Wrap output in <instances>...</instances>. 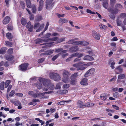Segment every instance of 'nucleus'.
<instances>
[{"instance_id":"nucleus-1","label":"nucleus","mask_w":126,"mask_h":126,"mask_svg":"<svg viewBox=\"0 0 126 126\" xmlns=\"http://www.w3.org/2000/svg\"><path fill=\"white\" fill-rule=\"evenodd\" d=\"M116 2V0H110V7L109 8L107 9L108 11L111 14L110 15V17L113 19H115V15L118 13L119 11V9H120L122 7V6L118 3H117L115 5L114 7H113Z\"/></svg>"},{"instance_id":"nucleus-2","label":"nucleus","mask_w":126,"mask_h":126,"mask_svg":"<svg viewBox=\"0 0 126 126\" xmlns=\"http://www.w3.org/2000/svg\"><path fill=\"white\" fill-rule=\"evenodd\" d=\"M39 81L40 82L42 81L43 85L45 86H48L50 89L52 90L54 89V86L50 83V80L48 79H39Z\"/></svg>"},{"instance_id":"nucleus-3","label":"nucleus","mask_w":126,"mask_h":126,"mask_svg":"<svg viewBox=\"0 0 126 126\" xmlns=\"http://www.w3.org/2000/svg\"><path fill=\"white\" fill-rule=\"evenodd\" d=\"M28 64V63H25L20 65L19 67V70L22 71H25L27 69Z\"/></svg>"},{"instance_id":"nucleus-4","label":"nucleus","mask_w":126,"mask_h":126,"mask_svg":"<svg viewBox=\"0 0 126 126\" xmlns=\"http://www.w3.org/2000/svg\"><path fill=\"white\" fill-rule=\"evenodd\" d=\"M49 76L51 79H60L61 78L59 74L54 72H51L50 73Z\"/></svg>"},{"instance_id":"nucleus-5","label":"nucleus","mask_w":126,"mask_h":126,"mask_svg":"<svg viewBox=\"0 0 126 126\" xmlns=\"http://www.w3.org/2000/svg\"><path fill=\"white\" fill-rule=\"evenodd\" d=\"M79 49L78 46L77 45H74L72 46L71 47L69 48L68 50L71 53H74L78 51Z\"/></svg>"},{"instance_id":"nucleus-6","label":"nucleus","mask_w":126,"mask_h":126,"mask_svg":"<svg viewBox=\"0 0 126 126\" xmlns=\"http://www.w3.org/2000/svg\"><path fill=\"white\" fill-rule=\"evenodd\" d=\"M95 71V70L93 68H92L90 69L85 73L84 75V76L85 77H87L92 75L94 73Z\"/></svg>"},{"instance_id":"nucleus-7","label":"nucleus","mask_w":126,"mask_h":126,"mask_svg":"<svg viewBox=\"0 0 126 126\" xmlns=\"http://www.w3.org/2000/svg\"><path fill=\"white\" fill-rule=\"evenodd\" d=\"M123 71L121 65H119L116 67L114 69V71L116 74H119L121 73Z\"/></svg>"},{"instance_id":"nucleus-8","label":"nucleus","mask_w":126,"mask_h":126,"mask_svg":"<svg viewBox=\"0 0 126 126\" xmlns=\"http://www.w3.org/2000/svg\"><path fill=\"white\" fill-rule=\"evenodd\" d=\"M87 65L86 64H84V63L82 62H79V66L78 68L77 69V70H83L85 69V67L83 66L84 65L86 66Z\"/></svg>"},{"instance_id":"nucleus-9","label":"nucleus","mask_w":126,"mask_h":126,"mask_svg":"<svg viewBox=\"0 0 126 126\" xmlns=\"http://www.w3.org/2000/svg\"><path fill=\"white\" fill-rule=\"evenodd\" d=\"M35 43L37 44L43 42L46 43V40L44 39L42 37L36 39L35 40Z\"/></svg>"},{"instance_id":"nucleus-10","label":"nucleus","mask_w":126,"mask_h":126,"mask_svg":"<svg viewBox=\"0 0 126 126\" xmlns=\"http://www.w3.org/2000/svg\"><path fill=\"white\" fill-rule=\"evenodd\" d=\"M49 93L48 92H45V93H41L39 92L38 91L36 93H35V95H34V98H39L41 97V96H44L45 95V94Z\"/></svg>"},{"instance_id":"nucleus-11","label":"nucleus","mask_w":126,"mask_h":126,"mask_svg":"<svg viewBox=\"0 0 126 126\" xmlns=\"http://www.w3.org/2000/svg\"><path fill=\"white\" fill-rule=\"evenodd\" d=\"M78 107L79 108H84L85 107V104L82 101L79 100L77 102Z\"/></svg>"},{"instance_id":"nucleus-12","label":"nucleus","mask_w":126,"mask_h":126,"mask_svg":"<svg viewBox=\"0 0 126 126\" xmlns=\"http://www.w3.org/2000/svg\"><path fill=\"white\" fill-rule=\"evenodd\" d=\"M83 59L84 60L91 61L94 60V58L91 56L86 55L84 56L83 58Z\"/></svg>"},{"instance_id":"nucleus-13","label":"nucleus","mask_w":126,"mask_h":126,"mask_svg":"<svg viewBox=\"0 0 126 126\" xmlns=\"http://www.w3.org/2000/svg\"><path fill=\"white\" fill-rule=\"evenodd\" d=\"M63 76L64 79H68L69 76L70 75V73L68 71L64 70L63 74Z\"/></svg>"},{"instance_id":"nucleus-14","label":"nucleus","mask_w":126,"mask_h":126,"mask_svg":"<svg viewBox=\"0 0 126 126\" xmlns=\"http://www.w3.org/2000/svg\"><path fill=\"white\" fill-rule=\"evenodd\" d=\"M92 35L94 38L98 40H99L100 39V35L95 32H93Z\"/></svg>"},{"instance_id":"nucleus-15","label":"nucleus","mask_w":126,"mask_h":126,"mask_svg":"<svg viewBox=\"0 0 126 126\" xmlns=\"http://www.w3.org/2000/svg\"><path fill=\"white\" fill-rule=\"evenodd\" d=\"M10 18L9 16L5 17L2 21L3 24L4 25L7 24L10 21Z\"/></svg>"},{"instance_id":"nucleus-16","label":"nucleus","mask_w":126,"mask_h":126,"mask_svg":"<svg viewBox=\"0 0 126 126\" xmlns=\"http://www.w3.org/2000/svg\"><path fill=\"white\" fill-rule=\"evenodd\" d=\"M5 57L7 60L11 61L14 59V56L12 55H5Z\"/></svg>"},{"instance_id":"nucleus-17","label":"nucleus","mask_w":126,"mask_h":126,"mask_svg":"<svg viewBox=\"0 0 126 126\" xmlns=\"http://www.w3.org/2000/svg\"><path fill=\"white\" fill-rule=\"evenodd\" d=\"M6 37L10 41H12V39L13 38V35L10 32L7 33L6 34Z\"/></svg>"},{"instance_id":"nucleus-18","label":"nucleus","mask_w":126,"mask_h":126,"mask_svg":"<svg viewBox=\"0 0 126 126\" xmlns=\"http://www.w3.org/2000/svg\"><path fill=\"white\" fill-rule=\"evenodd\" d=\"M43 6V1L42 0H40L39 3V6L38 10L41 11L42 10Z\"/></svg>"},{"instance_id":"nucleus-19","label":"nucleus","mask_w":126,"mask_h":126,"mask_svg":"<svg viewBox=\"0 0 126 126\" xmlns=\"http://www.w3.org/2000/svg\"><path fill=\"white\" fill-rule=\"evenodd\" d=\"M58 39V38L57 37H55L53 38H49L48 39H46V43L48 42L49 41H57V40Z\"/></svg>"},{"instance_id":"nucleus-20","label":"nucleus","mask_w":126,"mask_h":126,"mask_svg":"<svg viewBox=\"0 0 126 126\" xmlns=\"http://www.w3.org/2000/svg\"><path fill=\"white\" fill-rule=\"evenodd\" d=\"M54 43V42H52L49 43L43 44H40V45H45L44 46V47L48 48L52 46V44Z\"/></svg>"},{"instance_id":"nucleus-21","label":"nucleus","mask_w":126,"mask_h":126,"mask_svg":"<svg viewBox=\"0 0 126 126\" xmlns=\"http://www.w3.org/2000/svg\"><path fill=\"white\" fill-rule=\"evenodd\" d=\"M86 53L90 55L91 56H95V55L94 53L93 52L92 50L91 49H90L89 50H86Z\"/></svg>"},{"instance_id":"nucleus-22","label":"nucleus","mask_w":126,"mask_h":126,"mask_svg":"<svg viewBox=\"0 0 126 126\" xmlns=\"http://www.w3.org/2000/svg\"><path fill=\"white\" fill-rule=\"evenodd\" d=\"M68 21L67 20L63 18H60L59 20V22L60 23H61L63 24L66 22L67 23L68 22Z\"/></svg>"},{"instance_id":"nucleus-23","label":"nucleus","mask_w":126,"mask_h":126,"mask_svg":"<svg viewBox=\"0 0 126 126\" xmlns=\"http://www.w3.org/2000/svg\"><path fill=\"white\" fill-rule=\"evenodd\" d=\"M103 5L104 8L107 9L108 6V1L107 0H104L103 2Z\"/></svg>"},{"instance_id":"nucleus-24","label":"nucleus","mask_w":126,"mask_h":126,"mask_svg":"<svg viewBox=\"0 0 126 126\" xmlns=\"http://www.w3.org/2000/svg\"><path fill=\"white\" fill-rule=\"evenodd\" d=\"M81 84L83 85H87L88 84L87 79H82L80 82Z\"/></svg>"},{"instance_id":"nucleus-25","label":"nucleus","mask_w":126,"mask_h":126,"mask_svg":"<svg viewBox=\"0 0 126 126\" xmlns=\"http://www.w3.org/2000/svg\"><path fill=\"white\" fill-rule=\"evenodd\" d=\"M51 34L50 33H48L46 34L43 37H42L44 39H47L50 36Z\"/></svg>"},{"instance_id":"nucleus-26","label":"nucleus","mask_w":126,"mask_h":126,"mask_svg":"<svg viewBox=\"0 0 126 126\" xmlns=\"http://www.w3.org/2000/svg\"><path fill=\"white\" fill-rule=\"evenodd\" d=\"M21 23L22 25L25 26L27 24V20L25 18L22 17L21 19Z\"/></svg>"},{"instance_id":"nucleus-27","label":"nucleus","mask_w":126,"mask_h":126,"mask_svg":"<svg viewBox=\"0 0 126 126\" xmlns=\"http://www.w3.org/2000/svg\"><path fill=\"white\" fill-rule=\"evenodd\" d=\"M6 48L5 47H2L0 49V54H3L6 52L7 50Z\"/></svg>"},{"instance_id":"nucleus-28","label":"nucleus","mask_w":126,"mask_h":126,"mask_svg":"<svg viewBox=\"0 0 126 126\" xmlns=\"http://www.w3.org/2000/svg\"><path fill=\"white\" fill-rule=\"evenodd\" d=\"M5 45L7 47H11L13 46V43L11 42L6 41L5 43Z\"/></svg>"},{"instance_id":"nucleus-29","label":"nucleus","mask_w":126,"mask_h":126,"mask_svg":"<svg viewBox=\"0 0 126 126\" xmlns=\"http://www.w3.org/2000/svg\"><path fill=\"white\" fill-rule=\"evenodd\" d=\"M26 5L28 8H31L32 7L31 4L30 0H26Z\"/></svg>"},{"instance_id":"nucleus-30","label":"nucleus","mask_w":126,"mask_h":126,"mask_svg":"<svg viewBox=\"0 0 126 126\" xmlns=\"http://www.w3.org/2000/svg\"><path fill=\"white\" fill-rule=\"evenodd\" d=\"M99 27L100 28L103 30H106L107 28V27L106 26L102 24L100 25Z\"/></svg>"},{"instance_id":"nucleus-31","label":"nucleus","mask_w":126,"mask_h":126,"mask_svg":"<svg viewBox=\"0 0 126 126\" xmlns=\"http://www.w3.org/2000/svg\"><path fill=\"white\" fill-rule=\"evenodd\" d=\"M7 28L8 31H11L13 29V27L11 24H9L7 25Z\"/></svg>"},{"instance_id":"nucleus-32","label":"nucleus","mask_w":126,"mask_h":126,"mask_svg":"<svg viewBox=\"0 0 126 126\" xmlns=\"http://www.w3.org/2000/svg\"><path fill=\"white\" fill-rule=\"evenodd\" d=\"M53 0H46V8H47L48 5L51 4Z\"/></svg>"},{"instance_id":"nucleus-33","label":"nucleus","mask_w":126,"mask_h":126,"mask_svg":"<svg viewBox=\"0 0 126 126\" xmlns=\"http://www.w3.org/2000/svg\"><path fill=\"white\" fill-rule=\"evenodd\" d=\"M44 26V24H42V25H40L39 29L37 30L36 32H38L41 31L42 29H43Z\"/></svg>"},{"instance_id":"nucleus-34","label":"nucleus","mask_w":126,"mask_h":126,"mask_svg":"<svg viewBox=\"0 0 126 126\" xmlns=\"http://www.w3.org/2000/svg\"><path fill=\"white\" fill-rule=\"evenodd\" d=\"M20 4L22 8L23 9H24L25 8V4L24 2L23 1H20Z\"/></svg>"},{"instance_id":"nucleus-35","label":"nucleus","mask_w":126,"mask_h":126,"mask_svg":"<svg viewBox=\"0 0 126 126\" xmlns=\"http://www.w3.org/2000/svg\"><path fill=\"white\" fill-rule=\"evenodd\" d=\"M94 105V104L93 103H89L87 102L85 104V107H92Z\"/></svg>"},{"instance_id":"nucleus-36","label":"nucleus","mask_w":126,"mask_h":126,"mask_svg":"<svg viewBox=\"0 0 126 126\" xmlns=\"http://www.w3.org/2000/svg\"><path fill=\"white\" fill-rule=\"evenodd\" d=\"M107 94H105V95L102 94L100 96V97L101 99L103 100H105L107 98Z\"/></svg>"},{"instance_id":"nucleus-37","label":"nucleus","mask_w":126,"mask_h":126,"mask_svg":"<svg viewBox=\"0 0 126 126\" xmlns=\"http://www.w3.org/2000/svg\"><path fill=\"white\" fill-rule=\"evenodd\" d=\"M78 76L77 73H75L73 74L71 76L70 79H75Z\"/></svg>"},{"instance_id":"nucleus-38","label":"nucleus","mask_w":126,"mask_h":126,"mask_svg":"<svg viewBox=\"0 0 126 126\" xmlns=\"http://www.w3.org/2000/svg\"><path fill=\"white\" fill-rule=\"evenodd\" d=\"M122 20L119 18H117V25L118 26H120L122 24Z\"/></svg>"},{"instance_id":"nucleus-39","label":"nucleus","mask_w":126,"mask_h":126,"mask_svg":"<svg viewBox=\"0 0 126 126\" xmlns=\"http://www.w3.org/2000/svg\"><path fill=\"white\" fill-rule=\"evenodd\" d=\"M62 84V83H57L56 86L55 87V89H59L61 88V85Z\"/></svg>"},{"instance_id":"nucleus-40","label":"nucleus","mask_w":126,"mask_h":126,"mask_svg":"<svg viewBox=\"0 0 126 126\" xmlns=\"http://www.w3.org/2000/svg\"><path fill=\"white\" fill-rule=\"evenodd\" d=\"M13 49L12 48H10L7 51V53L9 55H10L13 53Z\"/></svg>"},{"instance_id":"nucleus-41","label":"nucleus","mask_w":126,"mask_h":126,"mask_svg":"<svg viewBox=\"0 0 126 126\" xmlns=\"http://www.w3.org/2000/svg\"><path fill=\"white\" fill-rule=\"evenodd\" d=\"M4 82H2L0 84V89L2 90H3L4 89Z\"/></svg>"},{"instance_id":"nucleus-42","label":"nucleus","mask_w":126,"mask_h":126,"mask_svg":"<svg viewBox=\"0 0 126 126\" xmlns=\"http://www.w3.org/2000/svg\"><path fill=\"white\" fill-rule=\"evenodd\" d=\"M77 38H75L72 39L70 40L68 42V43L69 44H72L74 45V41L76 40H77Z\"/></svg>"},{"instance_id":"nucleus-43","label":"nucleus","mask_w":126,"mask_h":126,"mask_svg":"<svg viewBox=\"0 0 126 126\" xmlns=\"http://www.w3.org/2000/svg\"><path fill=\"white\" fill-rule=\"evenodd\" d=\"M65 41V38H60L57 40V43H60Z\"/></svg>"},{"instance_id":"nucleus-44","label":"nucleus","mask_w":126,"mask_h":126,"mask_svg":"<svg viewBox=\"0 0 126 126\" xmlns=\"http://www.w3.org/2000/svg\"><path fill=\"white\" fill-rule=\"evenodd\" d=\"M125 76L124 74H121L119 75L118 79H124L125 77Z\"/></svg>"},{"instance_id":"nucleus-45","label":"nucleus","mask_w":126,"mask_h":126,"mask_svg":"<svg viewBox=\"0 0 126 126\" xmlns=\"http://www.w3.org/2000/svg\"><path fill=\"white\" fill-rule=\"evenodd\" d=\"M10 82L11 81L10 80H7L5 82V88H6L9 85Z\"/></svg>"},{"instance_id":"nucleus-46","label":"nucleus","mask_w":126,"mask_h":126,"mask_svg":"<svg viewBox=\"0 0 126 126\" xmlns=\"http://www.w3.org/2000/svg\"><path fill=\"white\" fill-rule=\"evenodd\" d=\"M40 25V23L39 22L35 23L34 26V29H36Z\"/></svg>"},{"instance_id":"nucleus-47","label":"nucleus","mask_w":126,"mask_h":126,"mask_svg":"<svg viewBox=\"0 0 126 126\" xmlns=\"http://www.w3.org/2000/svg\"><path fill=\"white\" fill-rule=\"evenodd\" d=\"M35 93L34 92L32 91H29L28 92V94L30 95H32L33 97H34V95H35Z\"/></svg>"},{"instance_id":"nucleus-48","label":"nucleus","mask_w":126,"mask_h":126,"mask_svg":"<svg viewBox=\"0 0 126 126\" xmlns=\"http://www.w3.org/2000/svg\"><path fill=\"white\" fill-rule=\"evenodd\" d=\"M89 44V43L85 41H82L81 45L83 46H87Z\"/></svg>"},{"instance_id":"nucleus-49","label":"nucleus","mask_w":126,"mask_h":126,"mask_svg":"<svg viewBox=\"0 0 126 126\" xmlns=\"http://www.w3.org/2000/svg\"><path fill=\"white\" fill-rule=\"evenodd\" d=\"M32 11L33 13L35 14L36 13V8L35 6L33 7L32 8Z\"/></svg>"},{"instance_id":"nucleus-50","label":"nucleus","mask_w":126,"mask_h":126,"mask_svg":"<svg viewBox=\"0 0 126 126\" xmlns=\"http://www.w3.org/2000/svg\"><path fill=\"white\" fill-rule=\"evenodd\" d=\"M59 54H57L54 56L52 58V60L53 61H54L59 56Z\"/></svg>"},{"instance_id":"nucleus-51","label":"nucleus","mask_w":126,"mask_h":126,"mask_svg":"<svg viewBox=\"0 0 126 126\" xmlns=\"http://www.w3.org/2000/svg\"><path fill=\"white\" fill-rule=\"evenodd\" d=\"M45 59L44 58H42L39 59L38 61V62L39 63H42L44 61Z\"/></svg>"},{"instance_id":"nucleus-52","label":"nucleus","mask_w":126,"mask_h":126,"mask_svg":"<svg viewBox=\"0 0 126 126\" xmlns=\"http://www.w3.org/2000/svg\"><path fill=\"white\" fill-rule=\"evenodd\" d=\"M77 56L78 58H80L83 56V53H80L79 54V53L77 52Z\"/></svg>"},{"instance_id":"nucleus-53","label":"nucleus","mask_w":126,"mask_h":126,"mask_svg":"<svg viewBox=\"0 0 126 126\" xmlns=\"http://www.w3.org/2000/svg\"><path fill=\"white\" fill-rule=\"evenodd\" d=\"M115 64V62L114 61L112 62L111 64L110 67H111V68L112 69H113L114 68Z\"/></svg>"},{"instance_id":"nucleus-54","label":"nucleus","mask_w":126,"mask_h":126,"mask_svg":"<svg viewBox=\"0 0 126 126\" xmlns=\"http://www.w3.org/2000/svg\"><path fill=\"white\" fill-rule=\"evenodd\" d=\"M15 93V92L14 90H12L10 92L9 94L10 96L12 97L13 95Z\"/></svg>"},{"instance_id":"nucleus-55","label":"nucleus","mask_w":126,"mask_h":126,"mask_svg":"<svg viewBox=\"0 0 126 126\" xmlns=\"http://www.w3.org/2000/svg\"><path fill=\"white\" fill-rule=\"evenodd\" d=\"M48 54V55H50L52 53L54 52V51L53 50H49L47 51Z\"/></svg>"},{"instance_id":"nucleus-56","label":"nucleus","mask_w":126,"mask_h":126,"mask_svg":"<svg viewBox=\"0 0 126 126\" xmlns=\"http://www.w3.org/2000/svg\"><path fill=\"white\" fill-rule=\"evenodd\" d=\"M81 41H77L74 42V45H81Z\"/></svg>"},{"instance_id":"nucleus-57","label":"nucleus","mask_w":126,"mask_h":126,"mask_svg":"<svg viewBox=\"0 0 126 126\" xmlns=\"http://www.w3.org/2000/svg\"><path fill=\"white\" fill-rule=\"evenodd\" d=\"M33 25H31L29 28H28V31L30 32H32L33 30Z\"/></svg>"},{"instance_id":"nucleus-58","label":"nucleus","mask_w":126,"mask_h":126,"mask_svg":"<svg viewBox=\"0 0 126 126\" xmlns=\"http://www.w3.org/2000/svg\"><path fill=\"white\" fill-rule=\"evenodd\" d=\"M49 25V24L48 22H47L45 27L44 30V31H46L47 30Z\"/></svg>"},{"instance_id":"nucleus-59","label":"nucleus","mask_w":126,"mask_h":126,"mask_svg":"<svg viewBox=\"0 0 126 126\" xmlns=\"http://www.w3.org/2000/svg\"><path fill=\"white\" fill-rule=\"evenodd\" d=\"M16 95L17 96L21 97L23 96V94L22 93H16Z\"/></svg>"},{"instance_id":"nucleus-60","label":"nucleus","mask_w":126,"mask_h":126,"mask_svg":"<svg viewBox=\"0 0 126 126\" xmlns=\"http://www.w3.org/2000/svg\"><path fill=\"white\" fill-rule=\"evenodd\" d=\"M63 50L62 48H59L58 49H56L55 50V51L56 52H60L61 51H62Z\"/></svg>"},{"instance_id":"nucleus-61","label":"nucleus","mask_w":126,"mask_h":126,"mask_svg":"<svg viewBox=\"0 0 126 126\" xmlns=\"http://www.w3.org/2000/svg\"><path fill=\"white\" fill-rule=\"evenodd\" d=\"M69 87V85L68 84H64L63 86V88H67Z\"/></svg>"},{"instance_id":"nucleus-62","label":"nucleus","mask_w":126,"mask_h":126,"mask_svg":"<svg viewBox=\"0 0 126 126\" xmlns=\"http://www.w3.org/2000/svg\"><path fill=\"white\" fill-rule=\"evenodd\" d=\"M31 23L30 21L28 22L26 25L27 28H29V27L31 26Z\"/></svg>"},{"instance_id":"nucleus-63","label":"nucleus","mask_w":126,"mask_h":126,"mask_svg":"<svg viewBox=\"0 0 126 126\" xmlns=\"http://www.w3.org/2000/svg\"><path fill=\"white\" fill-rule=\"evenodd\" d=\"M12 87V86L11 85H10L9 86L7 90V92H9L10 90L11 89Z\"/></svg>"},{"instance_id":"nucleus-64","label":"nucleus","mask_w":126,"mask_h":126,"mask_svg":"<svg viewBox=\"0 0 126 126\" xmlns=\"http://www.w3.org/2000/svg\"><path fill=\"white\" fill-rule=\"evenodd\" d=\"M76 82V81L75 79H73L71 81V84L72 85H74Z\"/></svg>"}]
</instances>
